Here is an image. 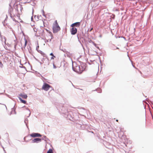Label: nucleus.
<instances>
[{
	"label": "nucleus",
	"mask_w": 153,
	"mask_h": 153,
	"mask_svg": "<svg viewBox=\"0 0 153 153\" xmlns=\"http://www.w3.org/2000/svg\"><path fill=\"white\" fill-rule=\"evenodd\" d=\"M88 63L90 65H91V64L89 62H88Z\"/></svg>",
	"instance_id": "nucleus-57"
},
{
	"label": "nucleus",
	"mask_w": 153,
	"mask_h": 153,
	"mask_svg": "<svg viewBox=\"0 0 153 153\" xmlns=\"http://www.w3.org/2000/svg\"><path fill=\"white\" fill-rule=\"evenodd\" d=\"M4 39V44L5 45H6L7 44H6V39Z\"/></svg>",
	"instance_id": "nucleus-43"
},
{
	"label": "nucleus",
	"mask_w": 153,
	"mask_h": 153,
	"mask_svg": "<svg viewBox=\"0 0 153 153\" xmlns=\"http://www.w3.org/2000/svg\"><path fill=\"white\" fill-rule=\"evenodd\" d=\"M49 35H51V38H52V35H51L52 33H51V32H49Z\"/></svg>",
	"instance_id": "nucleus-45"
},
{
	"label": "nucleus",
	"mask_w": 153,
	"mask_h": 153,
	"mask_svg": "<svg viewBox=\"0 0 153 153\" xmlns=\"http://www.w3.org/2000/svg\"><path fill=\"white\" fill-rule=\"evenodd\" d=\"M53 67L54 68H56V66L54 65V64L53 63Z\"/></svg>",
	"instance_id": "nucleus-40"
},
{
	"label": "nucleus",
	"mask_w": 153,
	"mask_h": 153,
	"mask_svg": "<svg viewBox=\"0 0 153 153\" xmlns=\"http://www.w3.org/2000/svg\"><path fill=\"white\" fill-rule=\"evenodd\" d=\"M14 41L15 42L14 47L15 48L17 45V42H18L17 41V39H16L15 40H14Z\"/></svg>",
	"instance_id": "nucleus-23"
},
{
	"label": "nucleus",
	"mask_w": 153,
	"mask_h": 153,
	"mask_svg": "<svg viewBox=\"0 0 153 153\" xmlns=\"http://www.w3.org/2000/svg\"><path fill=\"white\" fill-rule=\"evenodd\" d=\"M99 4L98 3H96V5L97 6Z\"/></svg>",
	"instance_id": "nucleus-58"
},
{
	"label": "nucleus",
	"mask_w": 153,
	"mask_h": 153,
	"mask_svg": "<svg viewBox=\"0 0 153 153\" xmlns=\"http://www.w3.org/2000/svg\"><path fill=\"white\" fill-rule=\"evenodd\" d=\"M53 32L56 33L57 32V20H56L53 26Z\"/></svg>",
	"instance_id": "nucleus-5"
},
{
	"label": "nucleus",
	"mask_w": 153,
	"mask_h": 153,
	"mask_svg": "<svg viewBox=\"0 0 153 153\" xmlns=\"http://www.w3.org/2000/svg\"><path fill=\"white\" fill-rule=\"evenodd\" d=\"M30 135L31 137H41L42 136L41 134L37 133H33L31 134Z\"/></svg>",
	"instance_id": "nucleus-8"
},
{
	"label": "nucleus",
	"mask_w": 153,
	"mask_h": 153,
	"mask_svg": "<svg viewBox=\"0 0 153 153\" xmlns=\"http://www.w3.org/2000/svg\"><path fill=\"white\" fill-rule=\"evenodd\" d=\"M44 138H45V143H47V141L49 140V139L48 138H47V137L45 136H44L42 137V138H35L33 140L31 139L30 140H32V143H38L39 142H41L42 140H44Z\"/></svg>",
	"instance_id": "nucleus-3"
},
{
	"label": "nucleus",
	"mask_w": 153,
	"mask_h": 153,
	"mask_svg": "<svg viewBox=\"0 0 153 153\" xmlns=\"http://www.w3.org/2000/svg\"><path fill=\"white\" fill-rule=\"evenodd\" d=\"M112 16L111 17V18L112 19H114L115 18V16L114 14H113Z\"/></svg>",
	"instance_id": "nucleus-34"
},
{
	"label": "nucleus",
	"mask_w": 153,
	"mask_h": 153,
	"mask_svg": "<svg viewBox=\"0 0 153 153\" xmlns=\"http://www.w3.org/2000/svg\"><path fill=\"white\" fill-rule=\"evenodd\" d=\"M98 45H99V44H98ZM96 48H97L99 50H100V48L99 47L97 46V44H96L94 46Z\"/></svg>",
	"instance_id": "nucleus-33"
},
{
	"label": "nucleus",
	"mask_w": 153,
	"mask_h": 153,
	"mask_svg": "<svg viewBox=\"0 0 153 153\" xmlns=\"http://www.w3.org/2000/svg\"><path fill=\"white\" fill-rule=\"evenodd\" d=\"M36 61H37L38 62H39V61L38 59H36Z\"/></svg>",
	"instance_id": "nucleus-60"
},
{
	"label": "nucleus",
	"mask_w": 153,
	"mask_h": 153,
	"mask_svg": "<svg viewBox=\"0 0 153 153\" xmlns=\"http://www.w3.org/2000/svg\"><path fill=\"white\" fill-rule=\"evenodd\" d=\"M121 38H123V39L126 38L125 37H124L123 36H121Z\"/></svg>",
	"instance_id": "nucleus-53"
},
{
	"label": "nucleus",
	"mask_w": 153,
	"mask_h": 153,
	"mask_svg": "<svg viewBox=\"0 0 153 153\" xmlns=\"http://www.w3.org/2000/svg\"><path fill=\"white\" fill-rule=\"evenodd\" d=\"M43 39L45 40V42H51V39Z\"/></svg>",
	"instance_id": "nucleus-26"
},
{
	"label": "nucleus",
	"mask_w": 153,
	"mask_h": 153,
	"mask_svg": "<svg viewBox=\"0 0 153 153\" xmlns=\"http://www.w3.org/2000/svg\"><path fill=\"white\" fill-rule=\"evenodd\" d=\"M87 39H78V41L82 45V43L86 44L87 43L88 41L86 40Z\"/></svg>",
	"instance_id": "nucleus-10"
},
{
	"label": "nucleus",
	"mask_w": 153,
	"mask_h": 153,
	"mask_svg": "<svg viewBox=\"0 0 153 153\" xmlns=\"http://www.w3.org/2000/svg\"><path fill=\"white\" fill-rule=\"evenodd\" d=\"M40 64L41 65L42 64V63L41 62H40Z\"/></svg>",
	"instance_id": "nucleus-62"
},
{
	"label": "nucleus",
	"mask_w": 153,
	"mask_h": 153,
	"mask_svg": "<svg viewBox=\"0 0 153 153\" xmlns=\"http://www.w3.org/2000/svg\"><path fill=\"white\" fill-rule=\"evenodd\" d=\"M81 55H80L77 58V59L78 60L79 59L81 58Z\"/></svg>",
	"instance_id": "nucleus-47"
},
{
	"label": "nucleus",
	"mask_w": 153,
	"mask_h": 153,
	"mask_svg": "<svg viewBox=\"0 0 153 153\" xmlns=\"http://www.w3.org/2000/svg\"><path fill=\"white\" fill-rule=\"evenodd\" d=\"M119 48L117 47L116 46V49H119Z\"/></svg>",
	"instance_id": "nucleus-52"
},
{
	"label": "nucleus",
	"mask_w": 153,
	"mask_h": 153,
	"mask_svg": "<svg viewBox=\"0 0 153 153\" xmlns=\"http://www.w3.org/2000/svg\"><path fill=\"white\" fill-rule=\"evenodd\" d=\"M74 117L75 118V120L73 121L71 120L73 122H75L76 124V126L77 128L79 129H87L88 128V126L87 125L86 123L83 122L82 120H78L79 118L78 116L76 115V113L73 114V116H71V117Z\"/></svg>",
	"instance_id": "nucleus-2"
},
{
	"label": "nucleus",
	"mask_w": 153,
	"mask_h": 153,
	"mask_svg": "<svg viewBox=\"0 0 153 153\" xmlns=\"http://www.w3.org/2000/svg\"><path fill=\"white\" fill-rule=\"evenodd\" d=\"M53 104H54L55 105V106H56V108H57V106H56V105H57V104H56V102H55V103L54 102H53Z\"/></svg>",
	"instance_id": "nucleus-48"
},
{
	"label": "nucleus",
	"mask_w": 153,
	"mask_h": 153,
	"mask_svg": "<svg viewBox=\"0 0 153 153\" xmlns=\"http://www.w3.org/2000/svg\"><path fill=\"white\" fill-rule=\"evenodd\" d=\"M97 91L99 93H101L102 92V90L100 88H97Z\"/></svg>",
	"instance_id": "nucleus-31"
},
{
	"label": "nucleus",
	"mask_w": 153,
	"mask_h": 153,
	"mask_svg": "<svg viewBox=\"0 0 153 153\" xmlns=\"http://www.w3.org/2000/svg\"><path fill=\"white\" fill-rule=\"evenodd\" d=\"M85 32L83 30L78 31L77 36V38H84Z\"/></svg>",
	"instance_id": "nucleus-4"
},
{
	"label": "nucleus",
	"mask_w": 153,
	"mask_h": 153,
	"mask_svg": "<svg viewBox=\"0 0 153 153\" xmlns=\"http://www.w3.org/2000/svg\"><path fill=\"white\" fill-rule=\"evenodd\" d=\"M75 26L76 27H79L80 25V22H77L74 23Z\"/></svg>",
	"instance_id": "nucleus-20"
},
{
	"label": "nucleus",
	"mask_w": 153,
	"mask_h": 153,
	"mask_svg": "<svg viewBox=\"0 0 153 153\" xmlns=\"http://www.w3.org/2000/svg\"><path fill=\"white\" fill-rule=\"evenodd\" d=\"M71 32L72 35H74L77 32V29L75 27H72L71 29Z\"/></svg>",
	"instance_id": "nucleus-9"
},
{
	"label": "nucleus",
	"mask_w": 153,
	"mask_h": 153,
	"mask_svg": "<svg viewBox=\"0 0 153 153\" xmlns=\"http://www.w3.org/2000/svg\"><path fill=\"white\" fill-rule=\"evenodd\" d=\"M19 96H21L22 98L26 99L27 97V96L26 94H19Z\"/></svg>",
	"instance_id": "nucleus-15"
},
{
	"label": "nucleus",
	"mask_w": 153,
	"mask_h": 153,
	"mask_svg": "<svg viewBox=\"0 0 153 153\" xmlns=\"http://www.w3.org/2000/svg\"><path fill=\"white\" fill-rule=\"evenodd\" d=\"M25 41V43L27 44V39H24Z\"/></svg>",
	"instance_id": "nucleus-38"
},
{
	"label": "nucleus",
	"mask_w": 153,
	"mask_h": 153,
	"mask_svg": "<svg viewBox=\"0 0 153 153\" xmlns=\"http://www.w3.org/2000/svg\"><path fill=\"white\" fill-rule=\"evenodd\" d=\"M126 40H129L130 39H124Z\"/></svg>",
	"instance_id": "nucleus-54"
},
{
	"label": "nucleus",
	"mask_w": 153,
	"mask_h": 153,
	"mask_svg": "<svg viewBox=\"0 0 153 153\" xmlns=\"http://www.w3.org/2000/svg\"><path fill=\"white\" fill-rule=\"evenodd\" d=\"M37 51L39 53H40L44 57L46 56V55L45 54V53L41 50H37Z\"/></svg>",
	"instance_id": "nucleus-14"
},
{
	"label": "nucleus",
	"mask_w": 153,
	"mask_h": 153,
	"mask_svg": "<svg viewBox=\"0 0 153 153\" xmlns=\"http://www.w3.org/2000/svg\"><path fill=\"white\" fill-rule=\"evenodd\" d=\"M26 107L24 105V106H23V107H22V108H23V107Z\"/></svg>",
	"instance_id": "nucleus-64"
},
{
	"label": "nucleus",
	"mask_w": 153,
	"mask_h": 153,
	"mask_svg": "<svg viewBox=\"0 0 153 153\" xmlns=\"http://www.w3.org/2000/svg\"><path fill=\"white\" fill-rule=\"evenodd\" d=\"M72 69L73 71L75 72H76L77 70L76 68H74L73 66H72Z\"/></svg>",
	"instance_id": "nucleus-32"
},
{
	"label": "nucleus",
	"mask_w": 153,
	"mask_h": 153,
	"mask_svg": "<svg viewBox=\"0 0 153 153\" xmlns=\"http://www.w3.org/2000/svg\"><path fill=\"white\" fill-rule=\"evenodd\" d=\"M92 43L94 46L95 45L96 43H95L94 42H92Z\"/></svg>",
	"instance_id": "nucleus-46"
},
{
	"label": "nucleus",
	"mask_w": 153,
	"mask_h": 153,
	"mask_svg": "<svg viewBox=\"0 0 153 153\" xmlns=\"http://www.w3.org/2000/svg\"><path fill=\"white\" fill-rule=\"evenodd\" d=\"M26 109L27 110H28V111H29V115L28 116H27V117H30V114H31V113L30 112V110L28 108H26Z\"/></svg>",
	"instance_id": "nucleus-28"
},
{
	"label": "nucleus",
	"mask_w": 153,
	"mask_h": 153,
	"mask_svg": "<svg viewBox=\"0 0 153 153\" xmlns=\"http://www.w3.org/2000/svg\"><path fill=\"white\" fill-rule=\"evenodd\" d=\"M51 86L46 82L44 83V85L42 87V88L45 91H48Z\"/></svg>",
	"instance_id": "nucleus-6"
},
{
	"label": "nucleus",
	"mask_w": 153,
	"mask_h": 153,
	"mask_svg": "<svg viewBox=\"0 0 153 153\" xmlns=\"http://www.w3.org/2000/svg\"><path fill=\"white\" fill-rule=\"evenodd\" d=\"M70 134H67L66 135H65V139L64 138L63 140L64 142L65 143H68V141L70 139L69 137Z\"/></svg>",
	"instance_id": "nucleus-12"
},
{
	"label": "nucleus",
	"mask_w": 153,
	"mask_h": 153,
	"mask_svg": "<svg viewBox=\"0 0 153 153\" xmlns=\"http://www.w3.org/2000/svg\"><path fill=\"white\" fill-rule=\"evenodd\" d=\"M76 70H77L76 72H77V73H78V68H76Z\"/></svg>",
	"instance_id": "nucleus-49"
},
{
	"label": "nucleus",
	"mask_w": 153,
	"mask_h": 153,
	"mask_svg": "<svg viewBox=\"0 0 153 153\" xmlns=\"http://www.w3.org/2000/svg\"><path fill=\"white\" fill-rule=\"evenodd\" d=\"M16 114V111H15V110H12L11 112V113L10 114V115L11 114Z\"/></svg>",
	"instance_id": "nucleus-29"
},
{
	"label": "nucleus",
	"mask_w": 153,
	"mask_h": 153,
	"mask_svg": "<svg viewBox=\"0 0 153 153\" xmlns=\"http://www.w3.org/2000/svg\"><path fill=\"white\" fill-rule=\"evenodd\" d=\"M76 67L77 68H78V73L79 74H82V73H81V71H82V69L81 68V67L79 65V66H76Z\"/></svg>",
	"instance_id": "nucleus-16"
},
{
	"label": "nucleus",
	"mask_w": 153,
	"mask_h": 153,
	"mask_svg": "<svg viewBox=\"0 0 153 153\" xmlns=\"http://www.w3.org/2000/svg\"><path fill=\"white\" fill-rule=\"evenodd\" d=\"M92 29H93V28H92H92H91L90 29V30H89V31H91L92 30Z\"/></svg>",
	"instance_id": "nucleus-55"
},
{
	"label": "nucleus",
	"mask_w": 153,
	"mask_h": 153,
	"mask_svg": "<svg viewBox=\"0 0 153 153\" xmlns=\"http://www.w3.org/2000/svg\"><path fill=\"white\" fill-rule=\"evenodd\" d=\"M27 45V44L25 43L24 45V48H25V47H26V46Z\"/></svg>",
	"instance_id": "nucleus-44"
},
{
	"label": "nucleus",
	"mask_w": 153,
	"mask_h": 153,
	"mask_svg": "<svg viewBox=\"0 0 153 153\" xmlns=\"http://www.w3.org/2000/svg\"><path fill=\"white\" fill-rule=\"evenodd\" d=\"M36 76H38L39 77H40V76H41L42 77H43L38 72L36 71Z\"/></svg>",
	"instance_id": "nucleus-22"
},
{
	"label": "nucleus",
	"mask_w": 153,
	"mask_h": 153,
	"mask_svg": "<svg viewBox=\"0 0 153 153\" xmlns=\"http://www.w3.org/2000/svg\"><path fill=\"white\" fill-rule=\"evenodd\" d=\"M59 49L60 50L62 51H63L64 52H65L66 51L65 49H63V48L62 49L61 48V46H60V47H59Z\"/></svg>",
	"instance_id": "nucleus-27"
},
{
	"label": "nucleus",
	"mask_w": 153,
	"mask_h": 153,
	"mask_svg": "<svg viewBox=\"0 0 153 153\" xmlns=\"http://www.w3.org/2000/svg\"><path fill=\"white\" fill-rule=\"evenodd\" d=\"M24 122L27 126V128L29 129L28 126H27V123H28V120L27 118H26L24 120Z\"/></svg>",
	"instance_id": "nucleus-18"
},
{
	"label": "nucleus",
	"mask_w": 153,
	"mask_h": 153,
	"mask_svg": "<svg viewBox=\"0 0 153 153\" xmlns=\"http://www.w3.org/2000/svg\"><path fill=\"white\" fill-rule=\"evenodd\" d=\"M146 100L148 101L149 102H150V103H151L152 104H153V102L152 101H151V100H149V99L148 98H147L146 99Z\"/></svg>",
	"instance_id": "nucleus-30"
},
{
	"label": "nucleus",
	"mask_w": 153,
	"mask_h": 153,
	"mask_svg": "<svg viewBox=\"0 0 153 153\" xmlns=\"http://www.w3.org/2000/svg\"><path fill=\"white\" fill-rule=\"evenodd\" d=\"M47 153H53L52 149H50L47 151Z\"/></svg>",
	"instance_id": "nucleus-25"
},
{
	"label": "nucleus",
	"mask_w": 153,
	"mask_h": 153,
	"mask_svg": "<svg viewBox=\"0 0 153 153\" xmlns=\"http://www.w3.org/2000/svg\"><path fill=\"white\" fill-rule=\"evenodd\" d=\"M115 37L116 38H117V37H118L119 38H120V36H117L116 35H115Z\"/></svg>",
	"instance_id": "nucleus-50"
},
{
	"label": "nucleus",
	"mask_w": 153,
	"mask_h": 153,
	"mask_svg": "<svg viewBox=\"0 0 153 153\" xmlns=\"http://www.w3.org/2000/svg\"><path fill=\"white\" fill-rule=\"evenodd\" d=\"M96 54H94V55H96L97 53V52H96Z\"/></svg>",
	"instance_id": "nucleus-59"
},
{
	"label": "nucleus",
	"mask_w": 153,
	"mask_h": 153,
	"mask_svg": "<svg viewBox=\"0 0 153 153\" xmlns=\"http://www.w3.org/2000/svg\"><path fill=\"white\" fill-rule=\"evenodd\" d=\"M75 26V24L74 23H73L71 25V27H73L74 26Z\"/></svg>",
	"instance_id": "nucleus-41"
},
{
	"label": "nucleus",
	"mask_w": 153,
	"mask_h": 153,
	"mask_svg": "<svg viewBox=\"0 0 153 153\" xmlns=\"http://www.w3.org/2000/svg\"><path fill=\"white\" fill-rule=\"evenodd\" d=\"M20 36H22V38H25L27 37V36L25 35L23 32L22 31L20 34Z\"/></svg>",
	"instance_id": "nucleus-13"
},
{
	"label": "nucleus",
	"mask_w": 153,
	"mask_h": 153,
	"mask_svg": "<svg viewBox=\"0 0 153 153\" xmlns=\"http://www.w3.org/2000/svg\"><path fill=\"white\" fill-rule=\"evenodd\" d=\"M2 148H3V150H4V152H5V153H6V152H5V150L4 149V147H2Z\"/></svg>",
	"instance_id": "nucleus-51"
},
{
	"label": "nucleus",
	"mask_w": 153,
	"mask_h": 153,
	"mask_svg": "<svg viewBox=\"0 0 153 153\" xmlns=\"http://www.w3.org/2000/svg\"><path fill=\"white\" fill-rule=\"evenodd\" d=\"M89 30H88L86 32L85 31V33H84V38H85V37L86 38H93V37H91V36L88 33Z\"/></svg>",
	"instance_id": "nucleus-11"
},
{
	"label": "nucleus",
	"mask_w": 153,
	"mask_h": 153,
	"mask_svg": "<svg viewBox=\"0 0 153 153\" xmlns=\"http://www.w3.org/2000/svg\"><path fill=\"white\" fill-rule=\"evenodd\" d=\"M50 55V56H52V57L51 58V59H53L54 57H55V56L53 55V53H51Z\"/></svg>",
	"instance_id": "nucleus-24"
},
{
	"label": "nucleus",
	"mask_w": 153,
	"mask_h": 153,
	"mask_svg": "<svg viewBox=\"0 0 153 153\" xmlns=\"http://www.w3.org/2000/svg\"><path fill=\"white\" fill-rule=\"evenodd\" d=\"M71 84H72V85L74 87V85L71 82Z\"/></svg>",
	"instance_id": "nucleus-61"
},
{
	"label": "nucleus",
	"mask_w": 153,
	"mask_h": 153,
	"mask_svg": "<svg viewBox=\"0 0 153 153\" xmlns=\"http://www.w3.org/2000/svg\"><path fill=\"white\" fill-rule=\"evenodd\" d=\"M58 111L62 115L68 120L73 121L75 120V118L71 117L73 116L74 113L68 109L67 107L64 104L60 103L58 105Z\"/></svg>",
	"instance_id": "nucleus-1"
},
{
	"label": "nucleus",
	"mask_w": 153,
	"mask_h": 153,
	"mask_svg": "<svg viewBox=\"0 0 153 153\" xmlns=\"http://www.w3.org/2000/svg\"><path fill=\"white\" fill-rule=\"evenodd\" d=\"M60 30V27L58 25V31Z\"/></svg>",
	"instance_id": "nucleus-42"
},
{
	"label": "nucleus",
	"mask_w": 153,
	"mask_h": 153,
	"mask_svg": "<svg viewBox=\"0 0 153 153\" xmlns=\"http://www.w3.org/2000/svg\"><path fill=\"white\" fill-rule=\"evenodd\" d=\"M133 39L134 40H136V41H135V43H137V44L138 43H137V42H139L140 40H137V39Z\"/></svg>",
	"instance_id": "nucleus-36"
},
{
	"label": "nucleus",
	"mask_w": 153,
	"mask_h": 153,
	"mask_svg": "<svg viewBox=\"0 0 153 153\" xmlns=\"http://www.w3.org/2000/svg\"><path fill=\"white\" fill-rule=\"evenodd\" d=\"M89 40L88 41V42L90 43L92 42V41L91 39H88Z\"/></svg>",
	"instance_id": "nucleus-37"
},
{
	"label": "nucleus",
	"mask_w": 153,
	"mask_h": 153,
	"mask_svg": "<svg viewBox=\"0 0 153 153\" xmlns=\"http://www.w3.org/2000/svg\"><path fill=\"white\" fill-rule=\"evenodd\" d=\"M37 45H38V46L36 47V50L37 51V50H39L38 49L39 48V45H38V43H37Z\"/></svg>",
	"instance_id": "nucleus-39"
},
{
	"label": "nucleus",
	"mask_w": 153,
	"mask_h": 153,
	"mask_svg": "<svg viewBox=\"0 0 153 153\" xmlns=\"http://www.w3.org/2000/svg\"><path fill=\"white\" fill-rule=\"evenodd\" d=\"M18 98L21 102L24 104H26V101L25 100L22 99L20 97H18Z\"/></svg>",
	"instance_id": "nucleus-17"
},
{
	"label": "nucleus",
	"mask_w": 153,
	"mask_h": 153,
	"mask_svg": "<svg viewBox=\"0 0 153 153\" xmlns=\"http://www.w3.org/2000/svg\"><path fill=\"white\" fill-rule=\"evenodd\" d=\"M112 50H116V46L114 45L113 44H112L110 46Z\"/></svg>",
	"instance_id": "nucleus-21"
},
{
	"label": "nucleus",
	"mask_w": 153,
	"mask_h": 153,
	"mask_svg": "<svg viewBox=\"0 0 153 153\" xmlns=\"http://www.w3.org/2000/svg\"><path fill=\"white\" fill-rule=\"evenodd\" d=\"M34 59H36H36H37L35 57H34Z\"/></svg>",
	"instance_id": "nucleus-56"
},
{
	"label": "nucleus",
	"mask_w": 153,
	"mask_h": 153,
	"mask_svg": "<svg viewBox=\"0 0 153 153\" xmlns=\"http://www.w3.org/2000/svg\"><path fill=\"white\" fill-rule=\"evenodd\" d=\"M66 31V30H65V31L64 32V34H63V35H59V37H60V38H62V37L65 38V36H66V34H65V33Z\"/></svg>",
	"instance_id": "nucleus-19"
},
{
	"label": "nucleus",
	"mask_w": 153,
	"mask_h": 153,
	"mask_svg": "<svg viewBox=\"0 0 153 153\" xmlns=\"http://www.w3.org/2000/svg\"><path fill=\"white\" fill-rule=\"evenodd\" d=\"M3 93H0V95L3 94Z\"/></svg>",
	"instance_id": "nucleus-63"
},
{
	"label": "nucleus",
	"mask_w": 153,
	"mask_h": 153,
	"mask_svg": "<svg viewBox=\"0 0 153 153\" xmlns=\"http://www.w3.org/2000/svg\"><path fill=\"white\" fill-rule=\"evenodd\" d=\"M78 108L79 109H82L84 110H85V109L84 108H83V107H78Z\"/></svg>",
	"instance_id": "nucleus-35"
},
{
	"label": "nucleus",
	"mask_w": 153,
	"mask_h": 153,
	"mask_svg": "<svg viewBox=\"0 0 153 153\" xmlns=\"http://www.w3.org/2000/svg\"><path fill=\"white\" fill-rule=\"evenodd\" d=\"M81 68L82 69V71H81V73H82L83 71L85 70L87 66V65L86 63L83 62H81Z\"/></svg>",
	"instance_id": "nucleus-7"
}]
</instances>
